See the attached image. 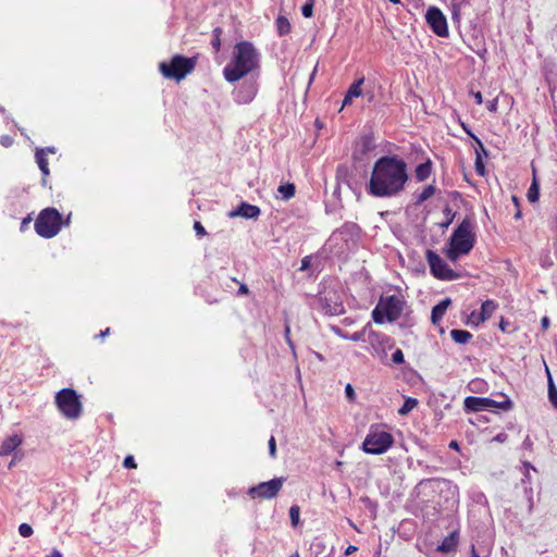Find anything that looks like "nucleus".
<instances>
[{
    "instance_id": "nucleus-1",
    "label": "nucleus",
    "mask_w": 557,
    "mask_h": 557,
    "mask_svg": "<svg viewBox=\"0 0 557 557\" xmlns=\"http://www.w3.org/2000/svg\"><path fill=\"white\" fill-rule=\"evenodd\" d=\"M407 181L406 162L397 156H384L375 161L367 190L373 197L391 198L404 190Z\"/></svg>"
},
{
    "instance_id": "nucleus-2",
    "label": "nucleus",
    "mask_w": 557,
    "mask_h": 557,
    "mask_svg": "<svg viewBox=\"0 0 557 557\" xmlns=\"http://www.w3.org/2000/svg\"><path fill=\"white\" fill-rule=\"evenodd\" d=\"M261 54L249 41H240L234 46L231 61L223 69L226 82L235 83L245 76H259Z\"/></svg>"
},
{
    "instance_id": "nucleus-3",
    "label": "nucleus",
    "mask_w": 557,
    "mask_h": 557,
    "mask_svg": "<svg viewBox=\"0 0 557 557\" xmlns=\"http://www.w3.org/2000/svg\"><path fill=\"white\" fill-rule=\"evenodd\" d=\"M473 227L472 221L466 218L453 232L445 252L450 261L456 262L460 256L468 255L472 250L475 243Z\"/></svg>"
},
{
    "instance_id": "nucleus-4",
    "label": "nucleus",
    "mask_w": 557,
    "mask_h": 557,
    "mask_svg": "<svg viewBox=\"0 0 557 557\" xmlns=\"http://www.w3.org/2000/svg\"><path fill=\"white\" fill-rule=\"evenodd\" d=\"M404 305L405 301L396 295L381 298L372 311V319L377 324L384 323L385 320L393 322L400 317Z\"/></svg>"
},
{
    "instance_id": "nucleus-5",
    "label": "nucleus",
    "mask_w": 557,
    "mask_h": 557,
    "mask_svg": "<svg viewBox=\"0 0 557 557\" xmlns=\"http://www.w3.org/2000/svg\"><path fill=\"white\" fill-rule=\"evenodd\" d=\"M55 405L69 420H76L83 412L79 395L73 388H63L55 394Z\"/></svg>"
},
{
    "instance_id": "nucleus-6",
    "label": "nucleus",
    "mask_w": 557,
    "mask_h": 557,
    "mask_svg": "<svg viewBox=\"0 0 557 557\" xmlns=\"http://www.w3.org/2000/svg\"><path fill=\"white\" fill-rule=\"evenodd\" d=\"M62 216L54 208L40 211L35 221L36 233L44 238L54 237L61 230Z\"/></svg>"
},
{
    "instance_id": "nucleus-7",
    "label": "nucleus",
    "mask_w": 557,
    "mask_h": 557,
    "mask_svg": "<svg viewBox=\"0 0 557 557\" xmlns=\"http://www.w3.org/2000/svg\"><path fill=\"white\" fill-rule=\"evenodd\" d=\"M195 65V58L176 54L171 59L170 63L161 62L159 70L164 77L181 81L194 70Z\"/></svg>"
},
{
    "instance_id": "nucleus-8",
    "label": "nucleus",
    "mask_w": 557,
    "mask_h": 557,
    "mask_svg": "<svg viewBox=\"0 0 557 557\" xmlns=\"http://www.w3.org/2000/svg\"><path fill=\"white\" fill-rule=\"evenodd\" d=\"M503 397L504 400L496 401L487 397L468 396L465 399V409L468 411H484L492 409L508 411L513 407V404L508 396L504 395Z\"/></svg>"
},
{
    "instance_id": "nucleus-9",
    "label": "nucleus",
    "mask_w": 557,
    "mask_h": 557,
    "mask_svg": "<svg viewBox=\"0 0 557 557\" xmlns=\"http://www.w3.org/2000/svg\"><path fill=\"white\" fill-rule=\"evenodd\" d=\"M394 443L392 434L387 432H373L369 433L363 443L362 449L367 454L380 455L385 453Z\"/></svg>"
},
{
    "instance_id": "nucleus-10",
    "label": "nucleus",
    "mask_w": 557,
    "mask_h": 557,
    "mask_svg": "<svg viewBox=\"0 0 557 557\" xmlns=\"http://www.w3.org/2000/svg\"><path fill=\"white\" fill-rule=\"evenodd\" d=\"M426 261L432 275L438 280L454 281L460 275L454 271L435 251L426 250Z\"/></svg>"
},
{
    "instance_id": "nucleus-11",
    "label": "nucleus",
    "mask_w": 557,
    "mask_h": 557,
    "mask_svg": "<svg viewBox=\"0 0 557 557\" xmlns=\"http://www.w3.org/2000/svg\"><path fill=\"white\" fill-rule=\"evenodd\" d=\"M284 481V478H274L268 482H261L258 485L250 487L248 494L252 497L271 499L281 491Z\"/></svg>"
},
{
    "instance_id": "nucleus-12",
    "label": "nucleus",
    "mask_w": 557,
    "mask_h": 557,
    "mask_svg": "<svg viewBox=\"0 0 557 557\" xmlns=\"http://www.w3.org/2000/svg\"><path fill=\"white\" fill-rule=\"evenodd\" d=\"M426 22L431 29L441 37L448 35V27L445 15L436 7L428 9L425 14Z\"/></svg>"
},
{
    "instance_id": "nucleus-13",
    "label": "nucleus",
    "mask_w": 557,
    "mask_h": 557,
    "mask_svg": "<svg viewBox=\"0 0 557 557\" xmlns=\"http://www.w3.org/2000/svg\"><path fill=\"white\" fill-rule=\"evenodd\" d=\"M366 342L369 343V345L371 346L375 354H379L380 350L384 351V347L386 344H389L391 338L383 333H379L371 330L370 327L367 334Z\"/></svg>"
},
{
    "instance_id": "nucleus-14",
    "label": "nucleus",
    "mask_w": 557,
    "mask_h": 557,
    "mask_svg": "<svg viewBox=\"0 0 557 557\" xmlns=\"http://www.w3.org/2000/svg\"><path fill=\"white\" fill-rule=\"evenodd\" d=\"M261 213L259 207L248 202H242L236 209L228 213L230 218L242 216L245 219H257Z\"/></svg>"
},
{
    "instance_id": "nucleus-15",
    "label": "nucleus",
    "mask_w": 557,
    "mask_h": 557,
    "mask_svg": "<svg viewBox=\"0 0 557 557\" xmlns=\"http://www.w3.org/2000/svg\"><path fill=\"white\" fill-rule=\"evenodd\" d=\"M258 92V84L256 79L245 82L237 92V100L243 103H249L253 100Z\"/></svg>"
},
{
    "instance_id": "nucleus-16",
    "label": "nucleus",
    "mask_w": 557,
    "mask_h": 557,
    "mask_svg": "<svg viewBox=\"0 0 557 557\" xmlns=\"http://www.w3.org/2000/svg\"><path fill=\"white\" fill-rule=\"evenodd\" d=\"M458 543L459 532L455 530L442 541V543L437 546V552L444 554L455 552Z\"/></svg>"
},
{
    "instance_id": "nucleus-17",
    "label": "nucleus",
    "mask_w": 557,
    "mask_h": 557,
    "mask_svg": "<svg viewBox=\"0 0 557 557\" xmlns=\"http://www.w3.org/2000/svg\"><path fill=\"white\" fill-rule=\"evenodd\" d=\"M23 438L18 434H13L5 438L0 446V456H8L13 453L21 444Z\"/></svg>"
},
{
    "instance_id": "nucleus-18",
    "label": "nucleus",
    "mask_w": 557,
    "mask_h": 557,
    "mask_svg": "<svg viewBox=\"0 0 557 557\" xmlns=\"http://www.w3.org/2000/svg\"><path fill=\"white\" fill-rule=\"evenodd\" d=\"M364 83V77H360L348 88L345 98L343 100V107L350 106L352 103L354 98L360 97L362 95L361 86Z\"/></svg>"
},
{
    "instance_id": "nucleus-19",
    "label": "nucleus",
    "mask_w": 557,
    "mask_h": 557,
    "mask_svg": "<svg viewBox=\"0 0 557 557\" xmlns=\"http://www.w3.org/2000/svg\"><path fill=\"white\" fill-rule=\"evenodd\" d=\"M450 304L451 300L449 298H445L432 308L431 321L433 324L440 323Z\"/></svg>"
},
{
    "instance_id": "nucleus-20",
    "label": "nucleus",
    "mask_w": 557,
    "mask_h": 557,
    "mask_svg": "<svg viewBox=\"0 0 557 557\" xmlns=\"http://www.w3.org/2000/svg\"><path fill=\"white\" fill-rule=\"evenodd\" d=\"M496 309L497 304L494 300H485L481 306V311L475 320V323L479 324L488 320Z\"/></svg>"
},
{
    "instance_id": "nucleus-21",
    "label": "nucleus",
    "mask_w": 557,
    "mask_h": 557,
    "mask_svg": "<svg viewBox=\"0 0 557 557\" xmlns=\"http://www.w3.org/2000/svg\"><path fill=\"white\" fill-rule=\"evenodd\" d=\"M277 193V198L287 201L295 196L296 187L293 183L282 184L278 186Z\"/></svg>"
},
{
    "instance_id": "nucleus-22",
    "label": "nucleus",
    "mask_w": 557,
    "mask_h": 557,
    "mask_svg": "<svg viewBox=\"0 0 557 557\" xmlns=\"http://www.w3.org/2000/svg\"><path fill=\"white\" fill-rule=\"evenodd\" d=\"M432 172V162L426 160L425 162L419 164L416 168V178L419 182H423L431 175Z\"/></svg>"
},
{
    "instance_id": "nucleus-23",
    "label": "nucleus",
    "mask_w": 557,
    "mask_h": 557,
    "mask_svg": "<svg viewBox=\"0 0 557 557\" xmlns=\"http://www.w3.org/2000/svg\"><path fill=\"white\" fill-rule=\"evenodd\" d=\"M321 301L323 302V309L326 314L338 315L344 312V307H343L342 302L335 301L333 305H331V304H329L326 298L321 299Z\"/></svg>"
},
{
    "instance_id": "nucleus-24",
    "label": "nucleus",
    "mask_w": 557,
    "mask_h": 557,
    "mask_svg": "<svg viewBox=\"0 0 557 557\" xmlns=\"http://www.w3.org/2000/svg\"><path fill=\"white\" fill-rule=\"evenodd\" d=\"M450 337L457 344H467L472 338V334L465 330H451Z\"/></svg>"
},
{
    "instance_id": "nucleus-25",
    "label": "nucleus",
    "mask_w": 557,
    "mask_h": 557,
    "mask_svg": "<svg viewBox=\"0 0 557 557\" xmlns=\"http://www.w3.org/2000/svg\"><path fill=\"white\" fill-rule=\"evenodd\" d=\"M36 162L45 176L49 175L48 160L45 156V150L40 149L36 151Z\"/></svg>"
},
{
    "instance_id": "nucleus-26",
    "label": "nucleus",
    "mask_w": 557,
    "mask_h": 557,
    "mask_svg": "<svg viewBox=\"0 0 557 557\" xmlns=\"http://www.w3.org/2000/svg\"><path fill=\"white\" fill-rule=\"evenodd\" d=\"M276 28L280 36L287 35L290 32V23L285 16L276 18Z\"/></svg>"
},
{
    "instance_id": "nucleus-27",
    "label": "nucleus",
    "mask_w": 557,
    "mask_h": 557,
    "mask_svg": "<svg viewBox=\"0 0 557 557\" xmlns=\"http://www.w3.org/2000/svg\"><path fill=\"white\" fill-rule=\"evenodd\" d=\"M418 405V400L416 398L408 397L405 399L404 405L398 409V413L400 416L408 414L411 410H413Z\"/></svg>"
},
{
    "instance_id": "nucleus-28",
    "label": "nucleus",
    "mask_w": 557,
    "mask_h": 557,
    "mask_svg": "<svg viewBox=\"0 0 557 557\" xmlns=\"http://www.w3.org/2000/svg\"><path fill=\"white\" fill-rule=\"evenodd\" d=\"M539 196H540V186H539L536 180L533 178V182L528 189L527 197L530 202H535L539 200Z\"/></svg>"
},
{
    "instance_id": "nucleus-29",
    "label": "nucleus",
    "mask_w": 557,
    "mask_h": 557,
    "mask_svg": "<svg viewBox=\"0 0 557 557\" xmlns=\"http://www.w3.org/2000/svg\"><path fill=\"white\" fill-rule=\"evenodd\" d=\"M548 373V398H549V401L552 403V405L557 408V388L549 375V372L547 371Z\"/></svg>"
},
{
    "instance_id": "nucleus-30",
    "label": "nucleus",
    "mask_w": 557,
    "mask_h": 557,
    "mask_svg": "<svg viewBox=\"0 0 557 557\" xmlns=\"http://www.w3.org/2000/svg\"><path fill=\"white\" fill-rule=\"evenodd\" d=\"M370 329V323H367L361 331L355 332L349 335V341L352 342H366L367 334Z\"/></svg>"
},
{
    "instance_id": "nucleus-31",
    "label": "nucleus",
    "mask_w": 557,
    "mask_h": 557,
    "mask_svg": "<svg viewBox=\"0 0 557 557\" xmlns=\"http://www.w3.org/2000/svg\"><path fill=\"white\" fill-rule=\"evenodd\" d=\"M434 194H435V187L433 185H428L426 187L423 188L421 194L418 196L417 202L422 203L425 200H428L429 198H431Z\"/></svg>"
},
{
    "instance_id": "nucleus-32",
    "label": "nucleus",
    "mask_w": 557,
    "mask_h": 557,
    "mask_svg": "<svg viewBox=\"0 0 557 557\" xmlns=\"http://www.w3.org/2000/svg\"><path fill=\"white\" fill-rule=\"evenodd\" d=\"M475 154H476L475 162H474L475 172L478 175L484 176L485 168H484L482 154L480 153V151L478 149H475Z\"/></svg>"
},
{
    "instance_id": "nucleus-33",
    "label": "nucleus",
    "mask_w": 557,
    "mask_h": 557,
    "mask_svg": "<svg viewBox=\"0 0 557 557\" xmlns=\"http://www.w3.org/2000/svg\"><path fill=\"white\" fill-rule=\"evenodd\" d=\"M289 518L293 527H296L299 524L300 519V508L297 505H293L289 508Z\"/></svg>"
},
{
    "instance_id": "nucleus-34",
    "label": "nucleus",
    "mask_w": 557,
    "mask_h": 557,
    "mask_svg": "<svg viewBox=\"0 0 557 557\" xmlns=\"http://www.w3.org/2000/svg\"><path fill=\"white\" fill-rule=\"evenodd\" d=\"M470 0H453V17H457L462 9V7L469 4Z\"/></svg>"
},
{
    "instance_id": "nucleus-35",
    "label": "nucleus",
    "mask_w": 557,
    "mask_h": 557,
    "mask_svg": "<svg viewBox=\"0 0 557 557\" xmlns=\"http://www.w3.org/2000/svg\"><path fill=\"white\" fill-rule=\"evenodd\" d=\"M462 127L467 132V134H469L474 139V141L478 145L476 149L480 151V153L484 154V156H487V151H486L483 143L474 134H472L463 124H462Z\"/></svg>"
},
{
    "instance_id": "nucleus-36",
    "label": "nucleus",
    "mask_w": 557,
    "mask_h": 557,
    "mask_svg": "<svg viewBox=\"0 0 557 557\" xmlns=\"http://www.w3.org/2000/svg\"><path fill=\"white\" fill-rule=\"evenodd\" d=\"M18 532L23 537H28L33 534V528L27 523H22L18 527Z\"/></svg>"
},
{
    "instance_id": "nucleus-37",
    "label": "nucleus",
    "mask_w": 557,
    "mask_h": 557,
    "mask_svg": "<svg viewBox=\"0 0 557 557\" xmlns=\"http://www.w3.org/2000/svg\"><path fill=\"white\" fill-rule=\"evenodd\" d=\"M392 360L394 363L396 364H401L404 361H405V358H404V352L401 351V349L397 348L393 355H392Z\"/></svg>"
},
{
    "instance_id": "nucleus-38",
    "label": "nucleus",
    "mask_w": 557,
    "mask_h": 557,
    "mask_svg": "<svg viewBox=\"0 0 557 557\" xmlns=\"http://www.w3.org/2000/svg\"><path fill=\"white\" fill-rule=\"evenodd\" d=\"M301 13L307 18L312 16V14H313V3H312V1L307 2L306 4L302 5Z\"/></svg>"
},
{
    "instance_id": "nucleus-39",
    "label": "nucleus",
    "mask_w": 557,
    "mask_h": 557,
    "mask_svg": "<svg viewBox=\"0 0 557 557\" xmlns=\"http://www.w3.org/2000/svg\"><path fill=\"white\" fill-rule=\"evenodd\" d=\"M123 466L127 469H135L137 467L133 456H127L123 461Z\"/></svg>"
},
{
    "instance_id": "nucleus-40",
    "label": "nucleus",
    "mask_w": 557,
    "mask_h": 557,
    "mask_svg": "<svg viewBox=\"0 0 557 557\" xmlns=\"http://www.w3.org/2000/svg\"><path fill=\"white\" fill-rule=\"evenodd\" d=\"M345 394H346V397L349 401H354L355 398H356V394H355V391L351 386V384H347L346 387H345Z\"/></svg>"
},
{
    "instance_id": "nucleus-41",
    "label": "nucleus",
    "mask_w": 557,
    "mask_h": 557,
    "mask_svg": "<svg viewBox=\"0 0 557 557\" xmlns=\"http://www.w3.org/2000/svg\"><path fill=\"white\" fill-rule=\"evenodd\" d=\"M284 333H285V339H286V343L288 344V346L290 347V349L294 351L295 347H294V344L290 339V326L288 325V323L285 324V330H284Z\"/></svg>"
},
{
    "instance_id": "nucleus-42",
    "label": "nucleus",
    "mask_w": 557,
    "mask_h": 557,
    "mask_svg": "<svg viewBox=\"0 0 557 557\" xmlns=\"http://www.w3.org/2000/svg\"><path fill=\"white\" fill-rule=\"evenodd\" d=\"M194 230H195V232H196L197 236H205V235L207 234V232H206L205 227H203V226H202V224H201L200 222H198V221H196V222L194 223Z\"/></svg>"
},
{
    "instance_id": "nucleus-43",
    "label": "nucleus",
    "mask_w": 557,
    "mask_h": 557,
    "mask_svg": "<svg viewBox=\"0 0 557 557\" xmlns=\"http://www.w3.org/2000/svg\"><path fill=\"white\" fill-rule=\"evenodd\" d=\"M269 453H270L271 457H275V454H276V442H275L274 436H271L270 440H269Z\"/></svg>"
},
{
    "instance_id": "nucleus-44",
    "label": "nucleus",
    "mask_w": 557,
    "mask_h": 557,
    "mask_svg": "<svg viewBox=\"0 0 557 557\" xmlns=\"http://www.w3.org/2000/svg\"><path fill=\"white\" fill-rule=\"evenodd\" d=\"M362 152H367L368 150L372 149L373 144L370 137H366L362 139Z\"/></svg>"
},
{
    "instance_id": "nucleus-45",
    "label": "nucleus",
    "mask_w": 557,
    "mask_h": 557,
    "mask_svg": "<svg viewBox=\"0 0 557 557\" xmlns=\"http://www.w3.org/2000/svg\"><path fill=\"white\" fill-rule=\"evenodd\" d=\"M498 100L497 98L493 99L492 101H488L487 103V110L491 112H495L497 110Z\"/></svg>"
},
{
    "instance_id": "nucleus-46",
    "label": "nucleus",
    "mask_w": 557,
    "mask_h": 557,
    "mask_svg": "<svg viewBox=\"0 0 557 557\" xmlns=\"http://www.w3.org/2000/svg\"><path fill=\"white\" fill-rule=\"evenodd\" d=\"M311 264V257L307 256L301 260L300 270H307Z\"/></svg>"
},
{
    "instance_id": "nucleus-47",
    "label": "nucleus",
    "mask_w": 557,
    "mask_h": 557,
    "mask_svg": "<svg viewBox=\"0 0 557 557\" xmlns=\"http://www.w3.org/2000/svg\"><path fill=\"white\" fill-rule=\"evenodd\" d=\"M32 216L30 215H27L26 218L23 219L22 223H21V231H25L28 226V224L32 222Z\"/></svg>"
},
{
    "instance_id": "nucleus-48",
    "label": "nucleus",
    "mask_w": 557,
    "mask_h": 557,
    "mask_svg": "<svg viewBox=\"0 0 557 557\" xmlns=\"http://www.w3.org/2000/svg\"><path fill=\"white\" fill-rule=\"evenodd\" d=\"M1 144L4 147H9L12 144V139L9 136H2Z\"/></svg>"
},
{
    "instance_id": "nucleus-49",
    "label": "nucleus",
    "mask_w": 557,
    "mask_h": 557,
    "mask_svg": "<svg viewBox=\"0 0 557 557\" xmlns=\"http://www.w3.org/2000/svg\"><path fill=\"white\" fill-rule=\"evenodd\" d=\"M472 95H473V97L475 99V102L478 104H481L483 102V97H482V94L480 91L473 92Z\"/></svg>"
},
{
    "instance_id": "nucleus-50",
    "label": "nucleus",
    "mask_w": 557,
    "mask_h": 557,
    "mask_svg": "<svg viewBox=\"0 0 557 557\" xmlns=\"http://www.w3.org/2000/svg\"><path fill=\"white\" fill-rule=\"evenodd\" d=\"M212 46L215 49V51H219L221 47V38H213Z\"/></svg>"
},
{
    "instance_id": "nucleus-51",
    "label": "nucleus",
    "mask_w": 557,
    "mask_h": 557,
    "mask_svg": "<svg viewBox=\"0 0 557 557\" xmlns=\"http://www.w3.org/2000/svg\"><path fill=\"white\" fill-rule=\"evenodd\" d=\"M335 333L342 338L349 339V335L344 333V331H342L339 327L335 329Z\"/></svg>"
},
{
    "instance_id": "nucleus-52",
    "label": "nucleus",
    "mask_w": 557,
    "mask_h": 557,
    "mask_svg": "<svg viewBox=\"0 0 557 557\" xmlns=\"http://www.w3.org/2000/svg\"><path fill=\"white\" fill-rule=\"evenodd\" d=\"M532 445H533V443H532L531 438L529 436H527L523 441V447L531 449Z\"/></svg>"
},
{
    "instance_id": "nucleus-53",
    "label": "nucleus",
    "mask_w": 557,
    "mask_h": 557,
    "mask_svg": "<svg viewBox=\"0 0 557 557\" xmlns=\"http://www.w3.org/2000/svg\"><path fill=\"white\" fill-rule=\"evenodd\" d=\"M542 327L544 330L548 329L549 326V319L547 317H543L541 320Z\"/></svg>"
},
{
    "instance_id": "nucleus-54",
    "label": "nucleus",
    "mask_w": 557,
    "mask_h": 557,
    "mask_svg": "<svg viewBox=\"0 0 557 557\" xmlns=\"http://www.w3.org/2000/svg\"><path fill=\"white\" fill-rule=\"evenodd\" d=\"M222 29L220 27H216L213 29V37L214 38H221Z\"/></svg>"
},
{
    "instance_id": "nucleus-55",
    "label": "nucleus",
    "mask_w": 557,
    "mask_h": 557,
    "mask_svg": "<svg viewBox=\"0 0 557 557\" xmlns=\"http://www.w3.org/2000/svg\"><path fill=\"white\" fill-rule=\"evenodd\" d=\"M523 467H524L525 471H529L530 469H532L534 471L536 470L529 461H524Z\"/></svg>"
},
{
    "instance_id": "nucleus-56",
    "label": "nucleus",
    "mask_w": 557,
    "mask_h": 557,
    "mask_svg": "<svg viewBox=\"0 0 557 557\" xmlns=\"http://www.w3.org/2000/svg\"><path fill=\"white\" fill-rule=\"evenodd\" d=\"M238 293L239 294H248V287L246 285H240L239 289H238Z\"/></svg>"
},
{
    "instance_id": "nucleus-57",
    "label": "nucleus",
    "mask_w": 557,
    "mask_h": 557,
    "mask_svg": "<svg viewBox=\"0 0 557 557\" xmlns=\"http://www.w3.org/2000/svg\"><path fill=\"white\" fill-rule=\"evenodd\" d=\"M449 448L457 450V449H459V444L456 441H451L449 443Z\"/></svg>"
},
{
    "instance_id": "nucleus-58",
    "label": "nucleus",
    "mask_w": 557,
    "mask_h": 557,
    "mask_svg": "<svg viewBox=\"0 0 557 557\" xmlns=\"http://www.w3.org/2000/svg\"><path fill=\"white\" fill-rule=\"evenodd\" d=\"M355 550H357V547H356V546L350 545V546H348V547H347V549H346L345 554H346V555H349V554L354 553Z\"/></svg>"
},
{
    "instance_id": "nucleus-59",
    "label": "nucleus",
    "mask_w": 557,
    "mask_h": 557,
    "mask_svg": "<svg viewBox=\"0 0 557 557\" xmlns=\"http://www.w3.org/2000/svg\"><path fill=\"white\" fill-rule=\"evenodd\" d=\"M48 557H62V554L58 549H53Z\"/></svg>"
},
{
    "instance_id": "nucleus-60",
    "label": "nucleus",
    "mask_w": 557,
    "mask_h": 557,
    "mask_svg": "<svg viewBox=\"0 0 557 557\" xmlns=\"http://www.w3.org/2000/svg\"><path fill=\"white\" fill-rule=\"evenodd\" d=\"M109 333H110V329L107 327L104 331H101L98 336L99 337H104V336L109 335Z\"/></svg>"
},
{
    "instance_id": "nucleus-61",
    "label": "nucleus",
    "mask_w": 557,
    "mask_h": 557,
    "mask_svg": "<svg viewBox=\"0 0 557 557\" xmlns=\"http://www.w3.org/2000/svg\"><path fill=\"white\" fill-rule=\"evenodd\" d=\"M471 557H480L479 554L475 550L474 545H472V547H471Z\"/></svg>"
},
{
    "instance_id": "nucleus-62",
    "label": "nucleus",
    "mask_w": 557,
    "mask_h": 557,
    "mask_svg": "<svg viewBox=\"0 0 557 557\" xmlns=\"http://www.w3.org/2000/svg\"><path fill=\"white\" fill-rule=\"evenodd\" d=\"M522 481H523V482H525V481H530V473H529V471H525V473H524V479H523Z\"/></svg>"
},
{
    "instance_id": "nucleus-63",
    "label": "nucleus",
    "mask_w": 557,
    "mask_h": 557,
    "mask_svg": "<svg viewBox=\"0 0 557 557\" xmlns=\"http://www.w3.org/2000/svg\"><path fill=\"white\" fill-rule=\"evenodd\" d=\"M515 218L516 219H520L521 218V211H520L519 208L517 209V212L515 213Z\"/></svg>"
},
{
    "instance_id": "nucleus-64",
    "label": "nucleus",
    "mask_w": 557,
    "mask_h": 557,
    "mask_svg": "<svg viewBox=\"0 0 557 557\" xmlns=\"http://www.w3.org/2000/svg\"><path fill=\"white\" fill-rule=\"evenodd\" d=\"M512 201L516 203L517 207H519V199L516 196H512Z\"/></svg>"
}]
</instances>
